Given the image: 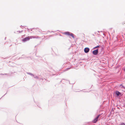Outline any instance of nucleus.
Returning a JSON list of instances; mask_svg holds the SVG:
<instances>
[{
  "label": "nucleus",
  "instance_id": "nucleus-1",
  "mask_svg": "<svg viewBox=\"0 0 125 125\" xmlns=\"http://www.w3.org/2000/svg\"><path fill=\"white\" fill-rule=\"evenodd\" d=\"M64 34L65 35L71 36L73 38H74V35L72 33L69 32H66L64 33Z\"/></svg>",
  "mask_w": 125,
  "mask_h": 125
},
{
  "label": "nucleus",
  "instance_id": "nucleus-2",
  "mask_svg": "<svg viewBox=\"0 0 125 125\" xmlns=\"http://www.w3.org/2000/svg\"><path fill=\"white\" fill-rule=\"evenodd\" d=\"M100 115H99L93 121V123H96L98 121Z\"/></svg>",
  "mask_w": 125,
  "mask_h": 125
},
{
  "label": "nucleus",
  "instance_id": "nucleus-3",
  "mask_svg": "<svg viewBox=\"0 0 125 125\" xmlns=\"http://www.w3.org/2000/svg\"><path fill=\"white\" fill-rule=\"evenodd\" d=\"M30 39V37H27L23 39L22 40L23 42H25L28 41H29Z\"/></svg>",
  "mask_w": 125,
  "mask_h": 125
},
{
  "label": "nucleus",
  "instance_id": "nucleus-4",
  "mask_svg": "<svg viewBox=\"0 0 125 125\" xmlns=\"http://www.w3.org/2000/svg\"><path fill=\"white\" fill-rule=\"evenodd\" d=\"M98 52V49L94 50L93 51V53L94 55H96L97 54Z\"/></svg>",
  "mask_w": 125,
  "mask_h": 125
},
{
  "label": "nucleus",
  "instance_id": "nucleus-5",
  "mask_svg": "<svg viewBox=\"0 0 125 125\" xmlns=\"http://www.w3.org/2000/svg\"><path fill=\"white\" fill-rule=\"evenodd\" d=\"M89 50V49L88 48H86L84 49V51L85 53L88 52Z\"/></svg>",
  "mask_w": 125,
  "mask_h": 125
},
{
  "label": "nucleus",
  "instance_id": "nucleus-6",
  "mask_svg": "<svg viewBox=\"0 0 125 125\" xmlns=\"http://www.w3.org/2000/svg\"><path fill=\"white\" fill-rule=\"evenodd\" d=\"M115 94L117 96H118L121 94L118 91H116V92Z\"/></svg>",
  "mask_w": 125,
  "mask_h": 125
},
{
  "label": "nucleus",
  "instance_id": "nucleus-7",
  "mask_svg": "<svg viewBox=\"0 0 125 125\" xmlns=\"http://www.w3.org/2000/svg\"><path fill=\"white\" fill-rule=\"evenodd\" d=\"M99 47V46H96V47H95L94 48V49H95V48H97V47Z\"/></svg>",
  "mask_w": 125,
  "mask_h": 125
}]
</instances>
